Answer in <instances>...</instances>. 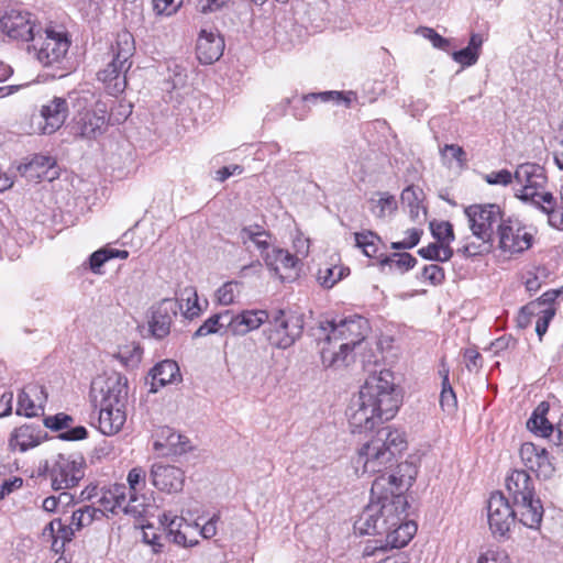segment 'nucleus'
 <instances>
[{"instance_id":"14","label":"nucleus","mask_w":563,"mask_h":563,"mask_svg":"<svg viewBox=\"0 0 563 563\" xmlns=\"http://www.w3.org/2000/svg\"><path fill=\"white\" fill-rule=\"evenodd\" d=\"M498 247L504 253L517 254L530 249L532 234L518 219L508 217L496 231Z\"/></svg>"},{"instance_id":"17","label":"nucleus","mask_w":563,"mask_h":563,"mask_svg":"<svg viewBox=\"0 0 563 563\" xmlns=\"http://www.w3.org/2000/svg\"><path fill=\"white\" fill-rule=\"evenodd\" d=\"M108 128L107 111L103 107H98L92 111L80 113L75 119L73 133L76 136L86 140H95L102 135Z\"/></svg>"},{"instance_id":"43","label":"nucleus","mask_w":563,"mask_h":563,"mask_svg":"<svg viewBox=\"0 0 563 563\" xmlns=\"http://www.w3.org/2000/svg\"><path fill=\"white\" fill-rule=\"evenodd\" d=\"M418 254L424 260L448 262L453 256V250L450 245H442L440 243H431L428 246L421 247Z\"/></svg>"},{"instance_id":"40","label":"nucleus","mask_w":563,"mask_h":563,"mask_svg":"<svg viewBox=\"0 0 563 563\" xmlns=\"http://www.w3.org/2000/svg\"><path fill=\"white\" fill-rule=\"evenodd\" d=\"M354 239L356 246L362 249L367 257H376L380 243V238L376 233L372 231L357 232L354 234Z\"/></svg>"},{"instance_id":"23","label":"nucleus","mask_w":563,"mask_h":563,"mask_svg":"<svg viewBox=\"0 0 563 563\" xmlns=\"http://www.w3.org/2000/svg\"><path fill=\"white\" fill-rule=\"evenodd\" d=\"M506 489L512 501L530 498L534 493V486L530 475L525 470H514L506 477Z\"/></svg>"},{"instance_id":"1","label":"nucleus","mask_w":563,"mask_h":563,"mask_svg":"<svg viewBox=\"0 0 563 563\" xmlns=\"http://www.w3.org/2000/svg\"><path fill=\"white\" fill-rule=\"evenodd\" d=\"M399 406L400 397L390 371L368 376L346 411L351 432L372 431L377 424L393 419Z\"/></svg>"},{"instance_id":"25","label":"nucleus","mask_w":563,"mask_h":563,"mask_svg":"<svg viewBox=\"0 0 563 563\" xmlns=\"http://www.w3.org/2000/svg\"><path fill=\"white\" fill-rule=\"evenodd\" d=\"M269 318L268 310L246 309L236 314L234 335H245L266 323Z\"/></svg>"},{"instance_id":"9","label":"nucleus","mask_w":563,"mask_h":563,"mask_svg":"<svg viewBox=\"0 0 563 563\" xmlns=\"http://www.w3.org/2000/svg\"><path fill=\"white\" fill-rule=\"evenodd\" d=\"M393 462V460H388ZM397 462L395 465L390 464L388 466V471L382 473L379 476L375 478L372 485V494H382L383 490H387V486H389L388 490L385 494H402L404 490H407L412 483L418 473V466L415 462L405 460L398 462V460H394Z\"/></svg>"},{"instance_id":"55","label":"nucleus","mask_w":563,"mask_h":563,"mask_svg":"<svg viewBox=\"0 0 563 563\" xmlns=\"http://www.w3.org/2000/svg\"><path fill=\"white\" fill-rule=\"evenodd\" d=\"M476 563H510V559L504 550L487 549L479 553Z\"/></svg>"},{"instance_id":"38","label":"nucleus","mask_w":563,"mask_h":563,"mask_svg":"<svg viewBox=\"0 0 563 563\" xmlns=\"http://www.w3.org/2000/svg\"><path fill=\"white\" fill-rule=\"evenodd\" d=\"M355 95L352 91H349L346 93L341 91H322L305 95L302 96L301 100L303 102H316L318 100H320L321 102H344L349 107Z\"/></svg>"},{"instance_id":"49","label":"nucleus","mask_w":563,"mask_h":563,"mask_svg":"<svg viewBox=\"0 0 563 563\" xmlns=\"http://www.w3.org/2000/svg\"><path fill=\"white\" fill-rule=\"evenodd\" d=\"M121 511L140 520L147 512V507L141 498L136 497L134 494H130V499L128 501L125 500Z\"/></svg>"},{"instance_id":"51","label":"nucleus","mask_w":563,"mask_h":563,"mask_svg":"<svg viewBox=\"0 0 563 563\" xmlns=\"http://www.w3.org/2000/svg\"><path fill=\"white\" fill-rule=\"evenodd\" d=\"M540 301H531L530 303L522 307L517 317L518 327L521 329L529 327L532 318L540 314Z\"/></svg>"},{"instance_id":"54","label":"nucleus","mask_w":563,"mask_h":563,"mask_svg":"<svg viewBox=\"0 0 563 563\" xmlns=\"http://www.w3.org/2000/svg\"><path fill=\"white\" fill-rule=\"evenodd\" d=\"M177 439V432H175L169 427H159L154 434L153 448L156 452H164L165 446L169 439Z\"/></svg>"},{"instance_id":"33","label":"nucleus","mask_w":563,"mask_h":563,"mask_svg":"<svg viewBox=\"0 0 563 563\" xmlns=\"http://www.w3.org/2000/svg\"><path fill=\"white\" fill-rule=\"evenodd\" d=\"M264 260L266 265L274 269L277 274L280 272V269H294L298 263V260L295 255L283 249H273L271 252L267 250Z\"/></svg>"},{"instance_id":"29","label":"nucleus","mask_w":563,"mask_h":563,"mask_svg":"<svg viewBox=\"0 0 563 563\" xmlns=\"http://www.w3.org/2000/svg\"><path fill=\"white\" fill-rule=\"evenodd\" d=\"M239 240L246 249L253 244L262 254L269 249L271 235L260 225L244 227L239 232Z\"/></svg>"},{"instance_id":"2","label":"nucleus","mask_w":563,"mask_h":563,"mask_svg":"<svg viewBox=\"0 0 563 563\" xmlns=\"http://www.w3.org/2000/svg\"><path fill=\"white\" fill-rule=\"evenodd\" d=\"M407 507L404 494H383L363 509L354 530L360 534L384 536L388 544L405 547L417 532L416 523L407 520Z\"/></svg>"},{"instance_id":"52","label":"nucleus","mask_w":563,"mask_h":563,"mask_svg":"<svg viewBox=\"0 0 563 563\" xmlns=\"http://www.w3.org/2000/svg\"><path fill=\"white\" fill-rule=\"evenodd\" d=\"M74 419L71 416L64 412H59L55 416L45 417L43 420L44 427L53 431H64L68 429L73 423Z\"/></svg>"},{"instance_id":"44","label":"nucleus","mask_w":563,"mask_h":563,"mask_svg":"<svg viewBox=\"0 0 563 563\" xmlns=\"http://www.w3.org/2000/svg\"><path fill=\"white\" fill-rule=\"evenodd\" d=\"M142 354L143 351L141 346L136 343H131L119 347L115 357L121 362L123 366L128 368H134L141 362Z\"/></svg>"},{"instance_id":"16","label":"nucleus","mask_w":563,"mask_h":563,"mask_svg":"<svg viewBox=\"0 0 563 563\" xmlns=\"http://www.w3.org/2000/svg\"><path fill=\"white\" fill-rule=\"evenodd\" d=\"M151 479L157 489L166 493H177L183 489L185 472L175 464L159 461L152 465Z\"/></svg>"},{"instance_id":"37","label":"nucleus","mask_w":563,"mask_h":563,"mask_svg":"<svg viewBox=\"0 0 563 563\" xmlns=\"http://www.w3.org/2000/svg\"><path fill=\"white\" fill-rule=\"evenodd\" d=\"M243 283L238 280H230L220 286L216 294L214 299L219 305L230 306L235 302V299L241 295Z\"/></svg>"},{"instance_id":"36","label":"nucleus","mask_w":563,"mask_h":563,"mask_svg":"<svg viewBox=\"0 0 563 563\" xmlns=\"http://www.w3.org/2000/svg\"><path fill=\"white\" fill-rule=\"evenodd\" d=\"M177 301L178 305L183 306L180 310H183V314L186 319L192 320L200 314L201 307L194 287H186L180 295V299Z\"/></svg>"},{"instance_id":"62","label":"nucleus","mask_w":563,"mask_h":563,"mask_svg":"<svg viewBox=\"0 0 563 563\" xmlns=\"http://www.w3.org/2000/svg\"><path fill=\"white\" fill-rule=\"evenodd\" d=\"M401 201L410 208V213H418L420 198L417 189L413 186H409L401 192Z\"/></svg>"},{"instance_id":"18","label":"nucleus","mask_w":563,"mask_h":563,"mask_svg":"<svg viewBox=\"0 0 563 563\" xmlns=\"http://www.w3.org/2000/svg\"><path fill=\"white\" fill-rule=\"evenodd\" d=\"M69 115L68 101L62 97H53L46 103L42 104L40 118L43 121L38 123L42 134H52L59 130Z\"/></svg>"},{"instance_id":"12","label":"nucleus","mask_w":563,"mask_h":563,"mask_svg":"<svg viewBox=\"0 0 563 563\" xmlns=\"http://www.w3.org/2000/svg\"><path fill=\"white\" fill-rule=\"evenodd\" d=\"M0 27L11 38L36 41V34L42 27L36 24L33 15L21 8H11L0 18Z\"/></svg>"},{"instance_id":"13","label":"nucleus","mask_w":563,"mask_h":563,"mask_svg":"<svg viewBox=\"0 0 563 563\" xmlns=\"http://www.w3.org/2000/svg\"><path fill=\"white\" fill-rule=\"evenodd\" d=\"M488 525L495 537H508L517 520L514 505L499 492L490 495L487 504Z\"/></svg>"},{"instance_id":"19","label":"nucleus","mask_w":563,"mask_h":563,"mask_svg":"<svg viewBox=\"0 0 563 563\" xmlns=\"http://www.w3.org/2000/svg\"><path fill=\"white\" fill-rule=\"evenodd\" d=\"M46 401L45 388L37 384H29L18 396L16 413L27 418L43 415Z\"/></svg>"},{"instance_id":"15","label":"nucleus","mask_w":563,"mask_h":563,"mask_svg":"<svg viewBox=\"0 0 563 563\" xmlns=\"http://www.w3.org/2000/svg\"><path fill=\"white\" fill-rule=\"evenodd\" d=\"M85 460H56L48 476L55 490L67 489L78 484L85 476Z\"/></svg>"},{"instance_id":"50","label":"nucleus","mask_w":563,"mask_h":563,"mask_svg":"<svg viewBox=\"0 0 563 563\" xmlns=\"http://www.w3.org/2000/svg\"><path fill=\"white\" fill-rule=\"evenodd\" d=\"M417 263V260L409 253L394 254L393 256H386L382 260V264L396 266L399 271L406 272L412 268Z\"/></svg>"},{"instance_id":"46","label":"nucleus","mask_w":563,"mask_h":563,"mask_svg":"<svg viewBox=\"0 0 563 563\" xmlns=\"http://www.w3.org/2000/svg\"><path fill=\"white\" fill-rule=\"evenodd\" d=\"M440 406L443 411L453 412L457 406V400L453 388L449 382V371H445L442 379V391L440 394Z\"/></svg>"},{"instance_id":"27","label":"nucleus","mask_w":563,"mask_h":563,"mask_svg":"<svg viewBox=\"0 0 563 563\" xmlns=\"http://www.w3.org/2000/svg\"><path fill=\"white\" fill-rule=\"evenodd\" d=\"M534 206L548 216V222L551 227L563 230V200H561V195L556 197L549 192L541 197Z\"/></svg>"},{"instance_id":"53","label":"nucleus","mask_w":563,"mask_h":563,"mask_svg":"<svg viewBox=\"0 0 563 563\" xmlns=\"http://www.w3.org/2000/svg\"><path fill=\"white\" fill-rule=\"evenodd\" d=\"M399 548L400 547H393L391 544H388L387 538H384V539H379V540L369 541L364 548L363 555L365 558L377 556L380 554L385 555V553L388 550L399 549ZM383 558H385V556H382L380 560Z\"/></svg>"},{"instance_id":"8","label":"nucleus","mask_w":563,"mask_h":563,"mask_svg":"<svg viewBox=\"0 0 563 563\" xmlns=\"http://www.w3.org/2000/svg\"><path fill=\"white\" fill-rule=\"evenodd\" d=\"M464 213L474 239L495 241V232L506 219L503 209L496 203L471 205Z\"/></svg>"},{"instance_id":"58","label":"nucleus","mask_w":563,"mask_h":563,"mask_svg":"<svg viewBox=\"0 0 563 563\" xmlns=\"http://www.w3.org/2000/svg\"><path fill=\"white\" fill-rule=\"evenodd\" d=\"M515 179L508 169L490 172L484 176V180L489 185L508 186Z\"/></svg>"},{"instance_id":"63","label":"nucleus","mask_w":563,"mask_h":563,"mask_svg":"<svg viewBox=\"0 0 563 563\" xmlns=\"http://www.w3.org/2000/svg\"><path fill=\"white\" fill-rule=\"evenodd\" d=\"M214 316L219 321V325L222 329L223 333H231L234 335V323L236 314H234L230 310H224L222 312L216 313Z\"/></svg>"},{"instance_id":"4","label":"nucleus","mask_w":563,"mask_h":563,"mask_svg":"<svg viewBox=\"0 0 563 563\" xmlns=\"http://www.w3.org/2000/svg\"><path fill=\"white\" fill-rule=\"evenodd\" d=\"M368 321L361 316H351L339 322L328 321L320 327L318 345L323 365L340 366L346 356L367 335Z\"/></svg>"},{"instance_id":"32","label":"nucleus","mask_w":563,"mask_h":563,"mask_svg":"<svg viewBox=\"0 0 563 563\" xmlns=\"http://www.w3.org/2000/svg\"><path fill=\"white\" fill-rule=\"evenodd\" d=\"M549 411V405L541 402L532 412L531 417L527 421V429L536 435L548 438L550 437L554 428L552 423L545 417Z\"/></svg>"},{"instance_id":"6","label":"nucleus","mask_w":563,"mask_h":563,"mask_svg":"<svg viewBox=\"0 0 563 563\" xmlns=\"http://www.w3.org/2000/svg\"><path fill=\"white\" fill-rule=\"evenodd\" d=\"M264 335L268 343L279 350L292 346L302 335L303 316L290 309L268 311Z\"/></svg>"},{"instance_id":"24","label":"nucleus","mask_w":563,"mask_h":563,"mask_svg":"<svg viewBox=\"0 0 563 563\" xmlns=\"http://www.w3.org/2000/svg\"><path fill=\"white\" fill-rule=\"evenodd\" d=\"M42 438V431L38 428L32 424H24L14 430L9 444L13 451L24 453L29 449L38 445Z\"/></svg>"},{"instance_id":"30","label":"nucleus","mask_w":563,"mask_h":563,"mask_svg":"<svg viewBox=\"0 0 563 563\" xmlns=\"http://www.w3.org/2000/svg\"><path fill=\"white\" fill-rule=\"evenodd\" d=\"M75 530L71 523L65 526L60 519H54L46 526L43 534L52 538V549L58 553L73 539Z\"/></svg>"},{"instance_id":"61","label":"nucleus","mask_w":563,"mask_h":563,"mask_svg":"<svg viewBox=\"0 0 563 563\" xmlns=\"http://www.w3.org/2000/svg\"><path fill=\"white\" fill-rule=\"evenodd\" d=\"M422 277L429 280L432 285H440L444 280V271L438 264H430L424 266Z\"/></svg>"},{"instance_id":"28","label":"nucleus","mask_w":563,"mask_h":563,"mask_svg":"<svg viewBox=\"0 0 563 563\" xmlns=\"http://www.w3.org/2000/svg\"><path fill=\"white\" fill-rule=\"evenodd\" d=\"M128 496V487L124 484H115L102 490L99 504L103 511L118 514L122 510Z\"/></svg>"},{"instance_id":"45","label":"nucleus","mask_w":563,"mask_h":563,"mask_svg":"<svg viewBox=\"0 0 563 563\" xmlns=\"http://www.w3.org/2000/svg\"><path fill=\"white\" fill-rule=\"evenodd\" d=\"M349 268L342 266H325L318 271V280L324 288H332L340 282L346 274Z\"/></svg>"},{"instance_id":"48","label":"nucleus","mask_w":563,"mask_h":563,"mask_svg":"<svg viewBox=\"0 0 563 563\" xmlns=\"http://www.w3.org/2000/svg\"><path fill=\"white\" fill-rule=\"evenodd\" d=\"M525 465L540 479L551 478L555 471L551 460H527Z\"/></svg>"},{"instance_id":"64","label":"nucleus","mask_w":563,"mask_h":563,"mask_svg":"<svg viewBox=\"0 0 563 563\" xmlns=\"http://www.w3.org/2000/svg\"><path fill=\"white\" fill-rule=\"evenodd\" d=\"M229 2L230 0H198L196 9L200 13L208 14L227 7Z\"/></svg>"},{"instance_id":"21","label":"nucleus","mask_w":563,"mask_h":563,"mask_svg":"<svg viewBox=\"0 0 563 563\" xmlns=\"http://www.w3.org/2000/svg\"><path fill=\"white\" fill-rule=\"evenodd\" d=\"M224 49V40L218 31L201 30L197 40V57L202 64L218 60Z\"/></svg>"},{"instance_id":"57","label":"nucleus","mask_w":563,"mask_h":563,"mask_svg":"<svg viewBox=\"0 0 563 563\" xmlns=\"http://www.w3.org/2000/svg\"><path fill=\"white\" fill-rule=\"evenodd\" d=\"M183 0H153V10L158 15H173L181 5Z\"/></svg>"},{"instance_id":"47","label":"nucleus","mask_w":563,"mask_h":563,"mask_svg":"<svg viewBox=\"0 0 563 563\" xmlns=\"http://www.w3.org/2000/svg\"><path fill=\"white\" fill-rule=\"evenodd\" d=\"M430 229L434 239L442 245H450L454 240L453 225L448 221L431 222Z\"/></svg>"},{"instance_id":"26","label":"nucleus","mask_w":563,"mask_h":563,"mask_svg":"<svg viewBox=\"0 0 563 563\" xmlns=\"http://www.w3.org/2000/svg\"><path fill=\"white\" fill-rule=\"evenodd\" d=\"M152 377L151 391L156 393L158 387L174 383L179 378V367L175 361L164 360L156 364L150 372Z\"/></svg>"},{"instance_id":"39","label":"nucleus","mask_w":563,"mask_h":563,"mask_svg":"<svg viewBox=\"0 0 563 563\" xmlns=\"http://www.w3.org/2000/svg\"><path fill=\"white\" fill-rule=\"evenodd\" d=\"M197 451V448L191 444L189 439L183 434L177 433V439L174 440L173 438L169 439L167 442V445L164 449V452H162L163 456H180L185 454H195Z\"/></svg>"},{"instance_id":"34","label":"nucleus","mask_w":563,"mask_h":563,"mask_svg":"<svg viewBox=\"0 0 563 563\" xmlns=\"http://www.w3.org/2000/svg\"><path fill=\"white\" fill-rule=\"evenodd\" d=\"M55 167V161L45 155H36L32 161L25 165V173L30 177H37L42 179L52 180L55 177V172L52 169Z\"/></svg>"},{"instance_id":"56","label":"nucleus","mask_w":563,"mask_h":563,"mask_svg":"<svg viewBox=\"0 0 563 563\" xmlns=\"http://www.w3.org/2000/svg\"><path fill=\"white\" fill-rule=\"evenodd\" d=\"M555 314V310L553 307H544V309L540 308V314L536 316L538 319L536 321V332L539 336V340H542V336L545 334L549 323Z\"/></svg>"},{"instance_id":"20","label":"nucleus","mask_w":563,"mask_h":563,"mask_svg":"<svg viewBox=\"0 0 563 563\" xmlns=\"http://www.w3.org/2000/svg\"><path fill=\"white\" fill-rule=\"evenodd\" d=\"M183 306L178 305L176 299L165 298L153 311L150 329L152 334L157 339L165 338L170 331L173 317L177 314L178 309Z\"/></svg>"},{"instance_id":"31","label":"nucleus","mask_w":563,"mask_h":563,"mask_svg":"<svg viewBox=\"0 0 563 563\" xmlns=\"http://www.w3.org/2000/svg\"><path fill=\"white\" fill-rule=\"evenodd\" d=\"M159 522L165 527L174 543L183 547H192L197 544V541L192 542L191 540H188L186 534L180 530L185 522L183 517H178L172 512H164L159 518Z\"/></svg>"},{"instance_id":"59","label":"nucleus","mask_w":563,"mask_h":563,"mask_svg":"<svg viewBox=\"0 0 563 563\" xmlns=\"http://www.w3.org/2000/svg\"><path fill=\"white\" fill-rule=\"evenodd\" d=\"M478 52L472 51L470 47L456 51L452 54V58L463 67H468L477 63Z\"/></svg>"},{"instance_id":"10","label":"nucleus","mask_w":563,"mask_h":563,"mask_svg":"<svg viewBox=\"0 0 563 563\" xmlns=\"http://www.w3.org/2000/svg\"><path fill=\"white\" fill-rule=\"evenodd\" d=\"M515 180L521 185L516 197L523 202L536 205L548 192L543 191L547 176L543 167L533 163L520 164L514 174Z\"/></svg>"},{"instance_id":"5","label":"nucleus","mask_w":563,"mask_h":563,"mask_svg":"<svg viewBox=\"0 0 563 563\" xmlns=\"http://www.w3.org/2000/svg\"><path fill=\"white\" fill-rule=\"evenodd\" d=\"M134 53L135 41L132 33L126 30L119 31L110 45V62L98 73V78L104 84L109 95L117 96L125 90L126 73L132 66L131 58Z\"/></svg>"},{"instance_id":"42","label":"nucleus","mask_w":563,"mask_h":563,"mask_svg":"<svg viewBox=\"0 0 563 563\" xmlns=\"http://www.w3.org/2000/svg\"><path fill=\"white\" fill-rule=\"evenodd\" d=\"M494 249V240L475 239V241L466 240L464 245L457 250L464 257H474L488 254Z\"/></svg>"},{"instance_id":"3","label":"nucleus","mask_w":563,"mask_h":563,"mask_svg":"<svg viewBox=\"0 0 563 563\" xmlns=\"http://www.w3.org/2000/svg\"><path fill=\"white\" fill-rule=\"evenodd\" d=\"M128 395V378L121 373H103L91 382L90 397L99 409V430L103 434H114L123 427Z\"/></svg>"},{"instance_id":"35","label":"nucleus","mask_w":563,"mask_h":563,"mask_svg":"<svg viewBox=\"0 0 563 563\" xmlns=\"http://www.w3.org/2000/svg\"><path fill=\"white\" fill-rule=\"evenodd\" d=\"M378 199L371 198V211L377 218L391 216L397 209V201L388 192H378Z\"/></svg>"},{"instance_id":"60","label":"nucleus","mask_w":563,"mask_h":563,"mask_svg":"<svg viewBox=\"0 0 563 563\" xmlns=\"http://www.w3.org/2000/svg\"><path fill=\"white\" fill-rule=\"evenodd\" d=\"M219 321L216 316H211L208 318L194 333V338L207 336L209 334L214 333H223L222 329L219 325Z\"/></svg>"},{"instance_id":"41","label":"nucleus","mask_w":563,"mask_h":563,"mask_svg":"<svg viewBox=\"0 0 563 563\" xmlns=\"http://www.w3.org/2000/svg\"><path fill=\"white\" fill-rule=\"evenodd\" d=\"M101 516V509H97L91 506H85L73 512L70 523L78 531L84 527L90 526L96 519H99Z\"/></svg>"},{"instance_id":"11","label":"nucleus","mask_w":563,"mask_h":563,"mask_svg":"<svg viewBox=\"0 0 563 563\" xmlns=\"http://www.w3.org/2000/svg\"><path fill=\"white\" fill-rule=\"evenodd\" d=\"M405 433L399 430L382 429L371 441H366L358 450V457H389L401 455L407 449Z\"/></svg>"},{"instance_id":"7","label":"nucleus","mask_w":563,"mask_h":563,"mask_svg":"<svg viewBox=\"0 0 563 563\" xmlns=\"http://www.w3.org/2000/svg\"><path fill=\"white\" fill-rule=\"evenodd\" d=\"M32 42L37 60L45 67L63 63L70 47L67 32L54 26L38 31L36 41Z\"/></svg>"},{"instance_id":"22","label":"nucleus","mask_w":563,"mask_h":563,"mask_svg":"<svg viewBox=\"0 0 563 563\" xmlns=\"http://www.w3.org/2000/svg\"><path fill=\"white\" fill-rule=\"evenodd\" d=\"M514 509L517 512V519L525 527L530 529H539L542 522L544 509L540 498L532 495L530 498H525L512 501Z\"/></svg>"}]
</instances>
